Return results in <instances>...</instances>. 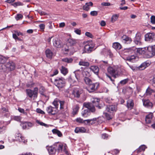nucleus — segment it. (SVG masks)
Listing matches in <instances>:
<instances>
[{
    "instance_id": "1",
    "label": "nucleus",
    "mask_w": 155,
    "mask_h": 155,
    "mask_svg": "<svg viewBox=\"0 0 155 155\" xmlns=\"http://www.w3.org/2000/svg\"><path fill=\"white\" fill-rule=\"evenodd\" d=\"M67 147L65 144L57 143L52 146H47L46 148L50 154H58L59 153L65 152Z\"/></svg>"
},
{
    "instance_id": "2",
    "label": "nucleus",
    "mask_w": 155,
    "mask_h": 155,
    "mask_svg": "<svg viewBox=\"0 0 155 155\" xmlns=\"http://www.w3.org/2000/svg\"><path fill=\"white\" fill-rule=\"evenodd\" d=\"M100 100L98 98H95L94 100L93 101V104L89 103H84L83 104L84 106L87 108L92 112H94L95 111L94 106L98 107V108H101V106L99 105Z\"/></svg>"
},
{
    "instance_id": "3",
    "label": "nucleus",
    "mask_w": 155,
    "mask_h": 155,
    "mask_svg": "<svg viewBox=\"0 0 155 155\" xmlns=\"http://www.w3.org/2000/svg\"><path fill=\"white\" fill-rule=\"evenodd\" d=\"M38 89L37 87H35L33 90L28 89L26 90L27 95L30 98L36 99L38 97Z\"/></svg>"
},
{
    "instance_id": "4",
    "label": "nucleus",
    "mask_w": 155,
    "mask_h": 155,
    "mask_svg": "<svg viewBox=\"0 0 155 155\" xmlns=\"http://www.w3.org/2000/svg\"><path fill=\"white\" fill-rule=\"evenodd\" d=\"M94 47L95 44L91 41H87L85 43L84 50L86 52L90 53L95 49Z\"/></svg>"
},
{
    "instance_id": "5",
    "label": "nucleus",
    "mask_w": 155,
    "mask_h": 155,
    "mask_svg": "<svg viewBox=\"0 0 155 155\" xmlns=\"http://www.w3.org/2000/svg\"><path fill=\"white\" fill-rule=\"evenodd\" d=\"M65 84V80L62 77H57L54 79V84L58 88L64 87Z\"/></svg>"
},
{
    "instance_id": "6",
    "label": "nucleus",
    "mask_w": 155,
    "mask_h": 155,
    "mask_svg": "<svg viewBox=\"0 0 155 155\" xmlns=\"http://www.w3.org/2000/svg\"><path fill=\"white\" fill-rule=\"evenodd\" d=\"M5 66L6 70L8 71H11L15 69V64L14 63L10 61L7 63L5 65H2L1 68L5 71L4 67Z\"/></svg>"
},
{
    "instance_id": "7",
    "label": "nucleus",
    "mask_w": 155,
    "mask_h": 155,
    "mask_svg": "<svg viewBox=\"0 0 155 155\" xmlns=\"http://www.w3.org/2000/svg\"><path fill=\"white\" fill-rule=\"evenodd\" d=\"M99 87V83L98 82L91 84L87 87V89L89 93H91L97 90Z\"/></svg>"
},
{
    "instance_id": "8",
    "label": "nucleus",
    "mask_w": 155,
    "mask_h": 155,
    "mask_svg": "<svg viewBox=\"0 0 155 155\" xmlns=\"http://www.w3.org/2000/svg\"><path fill=\"white\" fill-rule=\"evenodd\" d=\"M54 46L60 48L61 46V42L58 36H54L52 41Z\"/></svg>"
},
{
    "instance_id": "9",
    "label": "nucleus",
    "mask_w": 155,
    "mask_h": 155,
    "mask_svg": "<svg viewBox=\"0 0 155 155\" xmlns=\"http://www.w3.org/2000/svg\"><path fill=\"white\" fill-rule=\"evenodd\" d=\"M137 52V54L140 55H144L147 58H148L147 52H148L147 47L144 48H136Z\"/></svg>"
},
{
    "instance_id": "10",
    "label": "nucleus",
    "mask_w": 155,
    "mask_h": 155,
    "mask_svg": "<svg viewBox=\"0 0 155 155\" xmlns=\"http://www.w3.org/2000/svg\"><path fill=\"white\" fill-rule=\"evenodd\" d=\"M147 50L148 58L155 56V45L153 46H148L147 47Z\"/></svg>"
},
{
    "instance_id": "11",
    "label": "nucleus",
    "mask_w": 155,
    "mask_h": 155,
    "mask_svg": "<svg viewBox=\"0 0 155 155\" xmlns=\"http://www.w3.org/2000/svg\"><path fill=\"white\" fill-rule=\"evenodd\" d=\"M136 48L134 47L132 48L124 49L122 51V54L124 55H127L133 53H134L136 51Z\"/></svg>"
},
{
    "instance_id": "12",
    "label": "nucleus",
    "mask_w": 155,
    "mask_h": 155,
    "mask_svg": "<svg viewBox=\"0 0 155 155\" xmlns=\"http://www.w3.org/2000/svg\"><path fill=\"white\" fill-rule=\"evenodd\" d=\"M46 110L49 114L52 115L56 114L58 111L57 107H53L51 106H49L47 107Z\"/></svg>"
},
{
    "instance_id": "13",
    "label": "nucleus",
    "mask_w": 155,
    "mask_h": 155,
    "mask_svg": "<svg viewBox=\"0 0 155 155\" xmlns=\"http://www.w3.org/2000/svg\"><path fill=\"white\" fill-rule=\"evenodd\" d=\"M107 71L114 78H116V76L117 74V69L116 68L109 67L107 68Z\"/></svg>"
},
{
    "instance_id": "14",
    "label": "nucleus",
    "mask_w": 155,
    "mask_h": 155,
    "mask_svg": "<svg viewBox=\"0 0 155 155\" xmlns=\"http://www.w3.org/2000/svg\"><path fill=\"white\" fill-rule=\"evenodd\" d=\"M145 40L147 41H152L155 39V34L153 33H149L145 35Z\"/></svg>"
},
{
    "instance_id": "15",
    "label": "nucleus",
    "mask_w": 155,
    "mask_h": 155,
    "mask_svg": "<svg viewBox=\"0 0 155 155\" xmlns=\"http://www.w3.org/2000/svg\"><path fill=\"white\" fill-rule=\"evenodd\" d=\"M15 140L16 141H18L24 143L26 142V141L25 139V138L20 134H16L15 135Z\"/></svg>"
},
{
    "instance_id": "16",
    "label": "nucleus",
    "mask_w": 155,
    "mask_h": 155,
    "mask_svg": "<svg viewBox=\"0 0 155 155\" xmlns=\"http://www.w3.org/2000/svg\"><path fill=\"white\" fill-rule=\"evenodd\" d=\"M78 64L80 66L85 67H88L90 65L89 63L85 59H80Z\"/></svg>"
},
{
    "instance_id": "17",
    "label": "nucleus",
    "mask_w": 155,
    "mask_h": 155,
    "mask_svg": "<svg viewBox=\"0 0 155 155\" xmlns=\"http://www.w3.org/2000/svg\"><path fill=\"white\" fill-rule=\"evenodd\" d=\"M21 126L23 129H28L33 126V124L30 122H25L21 124Z\"/></svg>"
},
{
    "instance_id": "18",
    "label": "nucleus",
    "mask_w": 155,
    "mask_h": 155,
    "mask_svg": "<svg viewBox=\"0 0 155 155\" xmlns=\"http://www.w3.org/2000/svg\"><path fill=\"white\" fill-rule=\"evenodd\" d=\"M117 108V106L115 105H109L107 107L106 110L111 113L112 112L116 111Z\"/></svg>"
},
{
    "instance_id": "19",
    "label": "nucleus",
    "mask_w": 155,
    "mask_h": 155,
    "mask_svg": "<svg viewBox=\"0 0 155 155\" xmlns=\"http://www.w3.org/2000/svg\"><path fill=\"white\" fill-rule=\"evenodd\" d=\"M141 35L139 34H137L134 38V42L137 45L141 44Z\"/></svg>"
},
{
    "instance_id": "20",
    "label": "nucleus",
    "mask_w": 155,
    "mask_h": 155,
    "mask_svg": "<svg viewBox=\"0 0 155 155\" xmlns=\"http://www.w3.org/2000/svg\"><path fill=\"white\" fill-rule=\"evenodd\" d=\"M121 39L123 42L127 44H130L132 41L131 38L125 35H124L122 37Z\"/></svg>"
},
{
    "instance_id": "21",
    "label": "nucleus",
    "mask_w": 155,
    "mask_h": 155,
    "mask_svg": "<svg viewBox=\"0 0 155 155\" xmlns=\"http://www.w3.org/2000/svg\"><path fill=\"white\" fill-rule=\"evenodd\" d=\"M93 4V3L92 2L86 3L83 7V9L87 11H88L90 8V7L92 6Z\"/></svg>"
},
{
    "instance_id": "22",
    "label": "nucleus",
    "mask_w": 155,
    "mask_h": 155,
    "mask_svg": "<svg viewBox=\"0 0 155 155\" xmlns=\"http://www.w3.org/2000/svg\"><path fill=\"white\" fill-rule=\"evenodd\" d=\"M153 117V115L152 113H150L147 115L146 116L145 118V121L146 123L148 124L150 123L152 120Z\"/></svg>"
},
{
    "instance_id": "23",
    "label": "nucleus",
    "mask_w": 155,
    "mask_h": 155,
    "mask_svg": "<svg viewBox=\"0 0 155 155\" xmlns=\"http://www.w3.org/2000/svg\"><path fill=\"white\" fill-rule=\"evenodd\" d=\"M134 106V103L133 100L129 99L127 102V108L130 110L133 108Z\"/></svg>"
},
{
    "instance_id": "24",
    "label": "nucleus",
    "mask_w": 155,
    "mask_h": 155,
    "mask_svg": "<svg viewBox=\"0 0 155 155\" xmlns=\"http://www.w3.org/2000/svg\"><path fill=\"white\" fill-rule=\"evenodd\" d=\"M97 118H94L92 119L85 120V121H86V124H85L89 125H91L95 123L97 120Z\"/></svg>"
},
{
    "instance_id": "25",
    "label": "nucleus",
    "mask_w": 155,
    "mask_h": 155,
    "mask_svg": "<svg viewBox=\"0 0 155 155\" xmlns=\"http://www.w3.org/2000/svg\"><path fill=\"white\" fill-rule=\"evenodd\" d=\"M86 131V129L84 127H76L74 130L75 132L77 133H85Z\"/></svg>"
},
{
    "instance_id": "26",
    "label": "nucleus",
    "mask_w": 155,
    "mask_h": 155,
    "mask_svg": "<svg viewBox=\"0 0 155 155\" xmlns=\"http://www.w3.org/2000/svg\"><path fill=\"white\" fill-rule=\"evenodd\" d=\"M143 105L147 107H153L152 103L150 102L149 100H143Z\"/></svg>"
},
{
    "instance_id": "27",
    "label": "nucleus",
    "mask_w": 155,
    "mask_h": 155,
    "mask_svg": "<svg viewBox=\"0 0 155 155\" xmlns=\"http://www.w3.org/2000/svg\"><path fill=\"white\" fill-rule=\"evenodd\" d=\"M90 69L95 74L97 75L98 74L99 69L97 66L95 65L92 66L90 67Z\"/></svg>"
},
{
    "instance_id": "28",
    "label": "nucleus",
    "mask_w": 155,
    "mask_h": 155,
    "mask_svg": "<svg viewBox=\"0 0 155 155\" xmlns=\"http://www.w3.org/2000/svg\"><path fill=\"white\" fill-rule=\"evenodd\" d=\"M155 92V91L151 89L149 87L146 89V93L144 94L145 95H150L152 93Z\"/></svg>"
},
{
    "instance_id": "29",
    "label": "nucleus",
    "mask_w": 155,
    "mask_h": 155,
    "mask_svg": "<svg viewBox=\"0 0 155 155\" xmlns=\"http://www.w3.org/2000/svg\"><path fill=\"white\" fill-rule=\"evenodd\" d=\"M67 44L70 46H72L75 45L76 43L75 40L72 38H69L67 40Z\"/></svg>"
},
{
    "instance_id": "30",
    "label": "nucleus",
    "mask_w": 155,
    "mask_h": 155,
    "mask_svg": "<svg viewBox=\"0 0 155 155\" xmlns=\"http://www.w3.org/2000/svg\"><path fill=\"white\" fill-rule=\"evenodd\" d=\"M113 47L116 50H119L122 48L121 45L118 42H114L113 44Z\"/></svg>"
},
{
    "instance_id": "31",
    "label": "nucleus",
    "mask_w": 155,
    "mask_h": 155,
    "mask_svg": "<svg viewBox=\"0 0 155 155\" xmlns=\"http://www.w3.org/2000/svg\"><path fill=\"white\" fill-rule=\"evenodd\" d=\"M45 52L47 57L51 59L53 55V53L49 49H47L46 50Z\"/></svg>"
},
{
    "instance_id": "32",
    "label": "nucleus",
    "mask_w": 155,
    "mask_h": 155,
    "mask_svg": "<svg viewBox=\"0 0 155 155\" xmlns=\"http://www.w3.org/2000/svg\"><path fill=\"white\" fill-rule=\"evenodd\" d=\"M149 65V63L147 62H145L141 64L139 67V68L140 70H143Z\"/></svg>"
},
{
    "instance_id": "33",
    "label": "nucleus",
    "mask_w": 155,
    "mask_h": 155,
    "mask_svg": "<svg viewBox=\"0 0 155 155\" xmlns=\"http://www.w3.org/2000/svg\"><path fill=\"white\" fill-rule=\"evenodd\" d=\"M90 114V113L88 109L84 110L81 113L82 115L84 117H87Z\"/></svg>"
},
{
    "instance_id": "34",
    "label": "nucleus",
    "mask_w": 155,
    "mask_h": 155,
    "mask_svg": "<svg viewBox=\"0 0 155 155\" xmlns=\"http://www.w3.org/2000/svg\"><path fill=\"white\" fill-rule=\"evenodd\" d=\"M60 71L61 73L64 75H66L68 72V70L67 68L63 66L61 67Z\"/></svg>"
},
{
    "instance_id": "35",
    "label": "nucleus",
    "mask_w": 155,
    "mask_h": 155,
    "mask_svg": "<svg viewBox=\"0 0 155 155\" xmlns=\"http://www.w3.org/2000/svg\"><path fill=\"white\" fill-rule=\"evenodd\" d=\"M52 131L53 134H57L59 137H61L62 136V134L61 133L56 129H54L52 130Z\"/></svg>"
},
{
    "instance_id": "36",
    "label": "nucleus",
    "mask_w": 155,
    "mask_h": 155,
    "mask_svg": "<svg viewBox=\"0 0 155 155\" xmlns=\"http://www.w3.org/2000/svg\"><path fill=\"white\" fill-rule=\"evenodd\" d=\"M146 148L147 147L145 145H142L136 150V151L137 153H138L142 151H144Z\"/></svg>"
},
{
    "instance_id": "37",
    "label": "nucleus",
    "mask_w": 155,
    "mask_h": 155,
    "mask_svg": "<svg viewBox=\"0 0 155 155\" xmlns=\"http://www.w3.org/2000/svg\"><path fill=\"white\" fill-rule=\"evenodd\" d=\"M83 92V91L82 89H79L76 92H74V95L75 97L79 98L81 94Z\"/></svg>"
},
{
    "instance_id": "38",
    "label": "nucleus",
    "mask_w": 155,
    "mask_h": 155,
    "mask_svg": "<svg viewBox=\"0 0 155 155\" xmlns=\"http://www.w3.org/2000/svg\"><path fill=\"white\" fill-rule=\"evenodd\" d=\"M7 60V58H6L2 55H0V64H2V65L4 64V63Z\"/></svg>"
},
{
    "instance_id": "39",
    "label": "nucleus",
    "mask_w": 155,
    "mask_h": 155,
    "mask_svg": "<svg viewBox=\"0 0 155 155\" xmlns=\"http://www.w3.org/2000/svg\"><path fill=\"white\" fill-rule=\"evenodd\" d=\"M35 122L39 124L40 125L42 126H44L46 127H49V125H48L47 124H46L43 122L41 121L40 120L36 119L35 120Z\"/></svg>"
},
{
    "instance_id": "40",
    "label": "nucleus",
    "mask_w": 155,
    "mask_h": 155,
    "mask_svg": "<svg viewBox=\"0 0 155 155\" xmlns=\"http://www.w3.org/2000/svg\"><path fill=\"white\" fill-rule=\"evenodd\" d=\"M84 81L86 84L90 85L92 82V81L89 78L87 77H85Z\"/></svg>"
},
{
    "instance_id": "41",
    "label": "nucleus",
    "mask_w": 155,
    "mask_h": 155,
    "mask_svg": "<svg viewBox=\"0 0 155 155\" xmlns=\"http://www.w3.org/2000/svg\"><path fill=\"white\" fill-rule=\"evenodd\" d=\"M119 15L117 14L113 15L111 18V21L112 22L114 23L116 21Z\"/></svg>"
},
{
    "instance_id": "42",
    "label": "nucleus",
    "mask_w": 155,
    "mask_h": 155,
    "mask_svg": "<svg viewBox=\"0 0 155 155\" xmlns=\"http://www.w3.org/2000/svg\"><path fill=\"white\" fill-rule=\"evenodd\" d=\"M79 107L78 105H76L74 106L73 109V112L74 114H76L78 111Z\"/></svg>"
},
{
    "instance_id": "43",
    "label": "nucleus",
    "mask_w": 155,
    "mask_h": 155,
    "mask_svg": "<svg viewBox=\"0 0 155 155\" xmlns=\"http://www.w3.org/2000/svg\"><path fill=\"white\" fill-rule=\"evenodd\" d=\"M62 61L68 63H71L72 62L73 60L72 58H65L62 59Z\"/></svg>"
},
{
    "instance_id": "44",
    "label": "nucleus",
    "mask_w": 155,
    "mask_h": 155,
    "mask_svg": "<svg viewBox=\"0 0 155 155\" xmlns=\"http://www.w3.org/2000/svg\"><path fill=\"white\" fill-rule=\"evenodd\" d=\"M59 100L57 99H56L53 102V104L55 106L54 107H57V109L59 105Z\"/></svg>"
},
{
    "instance_id": "45",
    "label": "nucleus",
    "mask_w": 155,
    "mask_h": 155,
    "mask_svg": "<svg viewBox=\"0 0 155 155\" xmlns=\"http://www.w3.org/2000/svg\"><path fill=\"white\" fill-rule=\"evenodd\" d=\"M76 121L79 123H83L84 124H86V121H85V120H83L82 119L79 117L77 118L76 120Z\"/></svg>"
},
{
    "instance_id": "46",
    "label": "nucleus",
    "mask_w": 155,
    "mask_h": 155,
    "mask_svg": "<svg viewBox=\"0 0 155 155\" xmlns=\"http://www.w3.org/2000/svg\"><path fill=\"white\" fill-rule=\"evenodd\" d=\"M23 17V16L21 14H18L15 17V18L16 20L18 21L20 19H22Z\"/></svg>"
},
{
    "instance_id": "47",
    "label": "nucleus",
    "mask_w": 155,
    "mask_h": 155,
    "mask_svg": "<svg viewBox=\"0 0 155 155\" xmlns=\"http://www.w3.org/2000/svg\"><path fill=\"white\" fill-rule=\"evenodd\" d=\"M150 21L152 24H155V16L152 15L150 17Z\"/></svg>"
},
{
    "instance_id": "48",
    "label": "nucleus",
    "mask_w": 155,
    "mask_h": 155,
    "mask_svg": "<svg viewBox=\"0 0 155 155\" xmlns=\"http://www.w3.org/2000/svg\"><path fill=\"white\" fill-rule=\"evenodd\" d=\"M104 114L105 116L107 119L108 120H109L112 118L111 116L108 114L106 113H104Z\"/></svg>"
},
{
    "instance_id": "49",
    "label": "nucleus",
    "mask_w": 155,
    "mask_h": 155,
    "mask_svg": "<svg viewBox=\"0 0 155 155\" xmlns=\"http://www.w3.org/2000/svg\"><path fill=\"white\" fill-rule=\"evenodd\" d=\"M44 87L43 86H41L39 89V93L42 95L43 94L44 92Z\"/></svg>"
},
{
    "instance_id": "50",
    "label": "nucleus",
    "mask_w": 155,
    "mask_h": 155,
    "mask_svg": "<svg viewBox=\"0 0 155 155\" xmlns=\"http://www.w3.org/2000/svg\"><path fill=\"white\" fill-rule=\"evenodd\" d=\"M135 57L134 55H132L128 57L127 58V60L129 61H132L134 59Z\"/></svg>"
},
{
    "instance_id": "51",
    "label": "nucleus",
    "mask_w": 155,
    "mask_h": 155,
    "mask_svg": "<svg viewBox=\"0 0 155 155\" xmlns=\"http://www.w3.org/2000/svg\"><path fill=\"white\" fill-rule=\"evenodd\" d=\"M85 35L87 37L91 38H93V36L92 35L88 32H86L85 33Z\"/></svg>"
},
{
    "instance_id": "52",
    "label": "nucleus",
    "mask_w": 155,
    "mask_h": 155,
    "mask_svg": "<svg viewBox=\"0 0 155 155\" xmlns=\"http://www.w3.org/2000/svg\"><path fill=\"white\" fill-rule=\"evenodd\" d=\"M98 12L97 11H92L91 12L90 15L93 16H96L97 15Z\"/></svg>"
},
{
    "instance_id": "53",
    "label": "nucleus",
    "mask_w": 155,
    "mask_h": 155,
    "mask_svg": "<svg viewBox=\"0 0 155 155\" xmlns=\"http://www.w3.org/2000/svg\"><path fill=\"white\" fill-rule=\"evenodd\" d=\"M13 119L15 120L18 121L21 120V117L19 116H15L13 118Z\"/></svg>"
},
{
    "instance_id": "54",
    "label": "nucleus",
    "mask_w": 155,
    "mask_h": 155,
    "mask_svg": "<svg viewBox=\"0 0 155 155\" xmlns=\"http://www.w3.org/2000/svg\"><path fill=\"white\" fill-rule=\"evenodd\" d=\"M59 103L60 104V108L63 109L64 107V101H59Z\"/></svg>"
},
{
    "instance_id": "55",
    "label": "nucleus",
    "mask_w": 155,
    "mask_h": 155,
    "mask_svg": "<svg viewBox=\"0 0 155 155\" xmlns=\"http://www.w3.org/2000/svg\"><path fill=\"white\" fill-rule=\"evenodd\" d=\"M128 79H126L121 81L120 83L122 84H126L128 81Z\"/></svg>"
},
{
    "instance_id": "56",
    "label": "nucleus",
    "mask_w": 155,
    "mask_h": 155,
    "mask_svg": "<svg viewBox=\"0 0 155 155\" xmlns=\"http://www.w3.org/2000/svg\"><path fill=\"white\" fill-rule=\"evenodd\" d=\"M36 111L37 113H40L41 114H45V113L44 111H43V110H41V109H39V108H38L37 109Z\"/></svg>"
},
{
    "instance_id": "57",
    "label": "nucleus",
    "mask_w": 155,
    "mask_h": 155,
    "mask_svg": "<svg viewBox=\"0 0 155 155\" xmlns=\"http://www.w3.org/2000/svg\"><path fill=\"white\" fill-rule=\"evenodd\" d=\"M6 128L5 126H3L2 127H0V133L3 132L6 130Z\"/></svg>"
},
{
    "instance_id": "58",
    "label": "nucleus",
    "mask_w": 155,
    "mask_h": 155,
    "mask_svg": "<svg viewBox=\"0 0 155 155\" xmlns=\"http://www.w3.org/2000/svg\"><path fill=\"white\" fill-rule=\"evenodd\" d=\"M14 32L15 33L17 36L23 35V34L22 33H21L18 31H14Z\"/></svg>"
},
{
    "instance_id": "59",
    "label": "nucleus",
    "mask_w": 155,
    "mask_h": 155,
    "mask_svg": "<svg viewBox=\"0 0 155 155\" xmlns=\"http://www.w3.org/2000/svg\"><path fill=\"white\" fill-rule=\"evenodd\" d=\"M39 26L41 29H44L45 27V25L43 24H40L39 25Z\"/></svg>"
},
{
    "instance_id": "60",
    "label": "nucleus",
    "mask_w": 155,
    "mask_h": 155,
    "mask_svg": "<svg viewBox=\"0 0 155 155\" xmlns=\"http://www.w3.org/2000/svg\"><path fill=\"white\" fill-rule=\"evenodd\" d=\"M39 13L41 15H48V14L47 13L45 12L42 11H40L39 12Z\"/></svg>"
},
{
    "instance_id": "61",
    "label": "nucleus",
    "mask_w": 155,
    "mask_h": 155,
    "mask_svg": "<svg viewBox=\"0 0 155 155\" xmlns=\"http://www.w3.org/2000/svg\"><path fill=\"white\" fill-rule=\"evenodd\" d=\"M77 34L80 35L81 34V31L78 29H77L74 31Z\"/></svg>"
},
{
    "instance_id": "62",
    "label": "nucleus",
    "mask_w": 155,
    "mask_h": 155,
    "mask_svg": "<svg viewBox=\"0 0 155 155\" xmlns=\"http://www.w3.org/2000/svg\"><path fill=\"white\" fill-rule=\"evenodd\" d=\"M101 5L103 6H108L110 5V3L108 2H103L101 3Z\"/></svg>"
},
{
    "instance_id": "63",
    "label": "nucleus",
    "mask_w": 155,
    "mask_h": 155,
    "mask_svg": "<svg viewBox=\"0 0 155 155\" xmlns=\"http://www.w3.org/2000/svg\"><path fill=\"white\" fill-rule=\"evenodd\" d=\"M13 37L15 40L19 39V38L17 36V35L15 33L13 34Z\"/></svg>"
},
{
    "instance_id": "64",
    "label": "nucleus",
    "mask_w": 155,
    "mask_h": 155,
    "mask_svg": "<svg viewBox=\"0 0 155 155\" xmlns=\"http://www.w3.org/2000/svg\"><path fill=\"white\" fill-rule=\"evenodd\" d=\"M100 24L102 26H104L106 25L105 22L104 21H101Z\"/></svg>"
}]
</instances>
